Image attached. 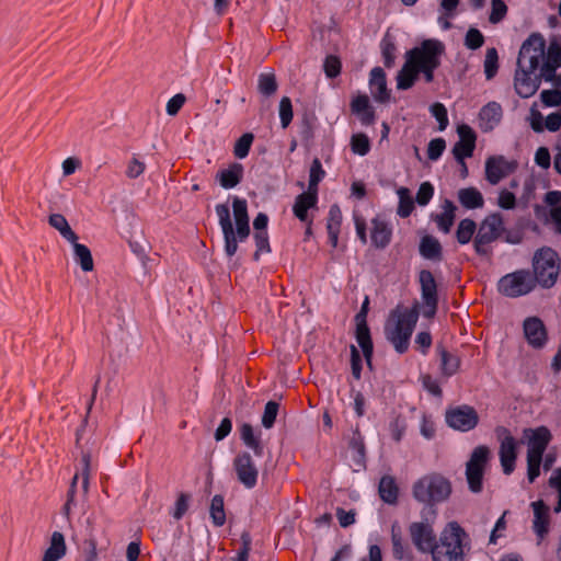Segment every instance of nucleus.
Segmentation results:
<instances>
[{
	"mask_svg": "<svg viewBox=\"0 0 561 561\" xmlns=\"http://www.w3.org/2000/svg\"><path fill=\"white\" fill-rule=\"evenodd\" d=\"M535 279L528 270H518L502 276L497 283L499 291L511 298L529 294L534 288Z\"/></svg>",
	"mask_w": 561,
	"mask_h": 561,
	"instance_id": "9",
	"label": "nucleus"
},
{
	"mask_svg": "<svg viewBox=\"0 0 561 561\" xmlns=\"http://www.w3.org/2000/svg\"><path fill=\"white\" fill-rule=\"evenodd\" d=\"M484 43V37L482 33L474 27L469 28V31L466 34L465 38V45L469 49H478L480 48Z\"/></svg>",
	"mask_w": 561,
	"mask_h": 561,
	"instance_id": "53",
	"label": "nucleus"
},
{
	"mask_svg": "<svg viewBox=\"0 0 561 561\" xmlns=\"http://www.w3.org/2000/svg\"><path fill=\"white\" fill-rule=\"evenodd\" d=\"M379 494L380 497L389 504H393L398 499V486L392 477H382L379 482Z\"/></svg>",
	"mask_w": 561,
	"mask_h": 561,
	"instance_id": "37",
	"label": "nucleus"
},
{
	"mask_svg": "<svg viewBox=\"0 0 561 561\" xmlns=\"http://www.w3.org/2000/svg\"><path fill=\"white\" fill-rule=\"evenodd\" d=\"M279 404L275 401H268L265 404L264 413L262 415V425L265 428L273 427L277 413H278Z\"/></svg>",
	"mask_w": 561,
	"mask_h": 561,
	"instance_id": "49",
	"label": "nucleus"
},
{
	"mask_svg": "<svg viewBox=\"0 0 561 561\" xmlns=\"http://www.w3.org/2000/svg\"><path fill=\"white\" fill-rule=\"evenodd\" d=\"M254 136L251 133L243 134L234 144L233 153L237 158L243 159L248 156Z\"/></svg>",
	"mask_w": 561,
	"mask_h": 561,
	"instance_id": "46",
	"label": "nucleus"
},
{
	"mask_svg": "<svg viewBox=\"0 0 561 561\" xmlns=\"http://www.w3.org/2000/svg\"><path fill=\"white\" fill-rule=\"evenodd\" d=\"M420 254L425 259L433 262H440L443 260V247L438 239L433 236H424L419 245Z\"/></svg>",
	"mask_w": 561,
	"mask_h": 561,
	"instance_id": "25",
	"label": "nucleus"
},
{
	"mask_svg": "<svg viewBox=\"0 0 561 561\" xmlns=\"http://www.w3.org/2000/svg\"><path fill=\"white\" fill-rule=\"evenodd\" d=\"M502 113V107L496 102L484 105L479 113L481 128L484 131L492 130L501 122Z\"/></svg>",
	"mask_w": 561,
	"mask_h": 561,
	"instance_id": "24",
	"label": "nucleus"
},
{
	"mask_svg": "<svg viewBox=\"0 0 561 561\" xmlns=\"http://www.w3.org/2000/svg\"><path fill=\"white\" fill-rule=\"evenodd\" d=\"M545 202L550 206V217L561 232V192L551 191L546 194Z\"/></svg>",
	"mask_w": 561,
	"mask_h": 561,
	"instance_id": "36",
	"label": "nucleus"
},
{
	"mask_svg": "<svg viewBox=\"0 0 561 561\" xmlns=\"http://www.w3.org/2000/svg\"><path fill=\"white\" fill-rule=\"evenodd\" d=\"M489 456L490 449L486 446H478L473 449L467 462L466 477L469 489L474 493H479L482 490V478Z\"/></svg>",
	"mask_w": 561,
	"mask_h": 561,
	"instance_id": "12",
	"label": "nucleus"
},
{
	"mask_svg": "<svg viewBox=\"0 0 561 561\" xmlns=\"http://www.w3.org/2000/svg\"><path fill=\"white\" fill-rule=\"evenodd\" d=\"M497 60L499 56L496 49L493 47L489 48L484 59V73L488 80H491L496 75L499 68Z\"/></svg>",
	"mask_w": 561,
	"mask_h": 561,
	"instance_id": "45",
	"label": "nucleus"
},
{
	"mask_svg": "<svg viewBox=\"0 0 561 561\" xmlns=\"http://www.w3.org/2000/svg\"><path fill=\"white\" fill-rule=\"evenodd\" d=\"M451 493L450 482L440 474H427L417 480L413 485L414 497L422 503L435 504L449 497Z\"/></svg>",
	"mask_w": 561,
	"mask_h": 561,
	"instance_id": "7",
	"label": "nucleus"
},
{
	"mask_svg": "<svg viewBox=\"0 0 561 561\" xmlns=\"http://www.w3.org/2000/svg\"><path fill=\"white\" fill-rule=\"evenodd\" d=\"M419 284L422 298V314L426 318H433L437 311L438 294L437 284L432 272L422 270L419 273Z\"/></svg>",
	"mask_w": 561,
	"mask_h": 561,
	"instance_id": "13",
	"label": "nucleus"
},
{
	"mask_svg": "<svg viewBox=\"0 0 561 561\" xmlns=\"http://www.w3.org/2000/svg\"><path fill=\"white\" fill-rule=\"evenodd\" d=\"M253 237L256 244L254 260H259L261 253H267L271 250L268 243V234L267 231H256Z\"/></svg>",
	"mask_w": 561,
	"mask_h": 561,
	"instance_id": "55",
	"label": "nucleus"
},
{
	"mask_svg": "<svg viewBox=\"0 0 561 561\" xmlns=\"http://www.w3.org/2000/svg\"><path fill=\"white\" fill-rule=\"evenodd\" d=\"M210 517L216 526H222L226 522L224 499L220 495H215L211 500Z\"/></svg>",
	"mask_w": 561,
	"mask_h": 561,
	"instance_id": "44",
	"label": "nucleus"
},
{
	"mask_svg": "<svg viewBox=\"0 0 561 561\" xmlns=\"http://www.w3.org/2000/svg\"><path fill=\"white\" fill-rule=\"evenodd\" d=\"M317 193L308 191L296 197L293 211L300 221H307L308 209L316 207Z\"/></svg>",
	"mask_w": 561,
	"mask_h": 561,
	"instance_id": "26",
	"label": "nucleus"
},
{
	"mask_svg": "<svg viewBox=\"0 0 561 561\" xmlns=\"http://www.w3.org/2000/svg\"><path fill=\"white\" fill-rule=\"evenodd\" d=\"M341 60L334 55H329L324 59L323 70L328 78L337 77L341 72Z\"/></svg>",
	"mask_w": 561,
	"mask_h": 561,
	"instance_id": "52",
	"label": "nucleus"
},
{
	"mask_svg": "<svg viewBox=\"0 0 561 561\" xmlns=\"http://www.w3.org/2000/svg\"><path fill=\"white\" fill-rule=\"evenodd\" d=\"M432 115L439 123V130H444L448 125L447 110L442 103H434L431 106Z\"/></svg>",
	"mask_w": 561,
	"mask_h": 561,
	"instance_id": "59",
	"label": "nucleus"
},
{
	"mask_svg": "<svg viewBox=\"0 0 561 561\" xmlns=\"http://www.w3.org/2000/svg\"><path fill=\"white\" fill-rule=\"evenodd\" d=\"M497 205L503 209H513L516 206V197L512 192L502 190L499 194Z\"/></svg>",
	"mask_w": 561,
	"mask_h": 561,
	"instance_id": "62",
	"label": "nucleus"
},
{
	"mask_svg": "<svg viewBox=\"0 0 561 561\" xmlns=\"http://www.w3.org/2000/svg\"><path fill=\"white\" fill-rule=\"evenodd\" d=\"M437 351L440 357V370L445 377L455 375L460 367V359L458 356L449 353L443 346L438 345Z\"/></svg>",
	"mask_w": 561,
	"mask_h": 561,
	"instance_id": "33",
	"label": "nucleus"
},
{
	"mask_svg": "<svg viewBox=\"0 0 561 561\" xmlns=\"http://www.w3.org/2000/svg\"><path fill=\"white\" fill-rule=\"evenodd\" d=\"M240 436L243 443L254 451L255 456L261 457L263 455V445L260 438L254 435L250 424L245 423L241 426Z\"/></svg>",
	"mask_w": 561,
	"mask_h": 561,
	"instance_id": "38",
	"label": "nucleus"
},
{
	"mask_svg": "<svg viewBox=\"0 0 561 561\" xmlns=\"http://www.w3.org/2000/svg\"><path fill=\"white\" fill-rule=\"evenodd\" d=\"M397 194L399 197V206L397 213L400 217L407 218L414 209V203L410 190L407 187H400L397 191Z\"/></svg>",
	"mask_w": 561,
	"mask_h": 561,
	"instance_id": "42",
	"label": "nucleus"
},
{
	"mask_svg": "<svg viewBox=\"0 0 561 561\" xmlns=\"http://www.w3.org/2000/svg\"><path fill=\"white\" fill-rule=\"evenodd\" d=\"M468 536L456 523H448L431 551L433 561H462Z\"/></svg>",
	"mask_w": 561,
	"mask_h": 561,
	"instance_id": "4",
	"label": "nucleus"
},
{
	"mask_svg": "<svg viewBox=\"0 0 561 561\" xmlns=\"http://www.w3.org/2000/svg\"><path fill=\"white\" fill-rule=\"evenodd\" d=\"M278 83L276 76L273 71L262 72L257 78V90L265 96H271L276 93Z\"/></svg>",
	"mask_w": 561,
	"mask_h": 561,
	"instance_id": "39",
	"label": "nucleus"
},
{
	"mask_svg": "<svg viewBox=\"0 0 561 561\" xmlns=\"http://www.w3.org/2000/svg\"><path fill=\"white\" fill-rule=\"evenodd\" d=\"M505 232V222L502 214L492 213L479 224L473 239V247L479 255L491 253L489 244L500 239Z\"/></svg>",
	"mask_w": 561,
	"mask_h": 561,
	"instance_id": "8",
	"label": "nucleus"
},
{
	"mask_svg": "<svg viewBox=\"0 0 561 561\" xmlns=\"http://www.w3.org/2000/svg\"><path fill=\"white\" fill-rule=\"evenodd\" d=\"M561 66V47L557 42L550 43L546 59L542 62V75L549 78Z\"/></svg>",
	"mask_w": 561,
	"mask_h": 561,
	"instance_id": "29",
	"label": "nucleus"
},
{
	"mask_svg": "<svg viewBox=\"0 0 561 561\" xmlns=\"http://www.w3.org/2000/svg\"><path fill=\"white\" fill-rule=\"evenodd\" d=\"M242 175V164L232 163L228 169L219 171L216 178L224 188L229 190L237 186L240 183Z\"/></svg>",
	"mask_w": 561,
	"mask_h": 561,
	"instance_id": "27",
	"label": "nucleus"
},
{
	"mask_svg": "<svg viewBox=\"0 0 561 561\" xmlns=\"http://www.w3.org/2000/svg\"><path fill=\"white\" fill-rule=\"evenodd\" d=\"M434 194V187L430 182H424L420 185L416 202L421 206H425L428 204Z\"/></svg>",
	"mask_w": 561,
	"mask_h": 561,
	"instance_id": "58",
	"label": "nucleus"
},
{
	"mask_svg": "<svg viewBox=\"0 0 561 561\" xmlns=\"http://www.w3.org/2000/svg\"><path fill=\"white\" fill-rule=\"evenodd\" d=\"M444 45L436 39H426L405 53V62L397 75V89L412 88L420 73L426 82L434 80V71L440 65Z\"/></svg>",
	"mask_w": 561,
	"mask_h": 561,
	"instance_id": "1",
	"label": "nucleus"
},
{
	"mask_svg": "<svg viewBox=\"0 0 561 561\" xmlns=\"http://www.w3.org/2000/svg\"><path fill=\"white\" fill-rule=\"evenodd\" d=\"M535 162L538 167L547 170L551 164V156L547 147H539L535 153Z\"/></svg>",
	"mask_w": 561,
	"mask_h": 561,
	"instance_id": "63",
	"label": "nucleus"
},
{
	"mask_svg": "<svg viewBox=\"0 0 561 561\" xmlns=\"http://www.w3.org/2000/svg\"><path fill=\"white\" fill-rule=\"evenodd\" d=\"M515 168L516 163L506 160L503 156L490 157L485 162V179L490 184L496 185L511 174Z\"/></svg>",
	"mask_w": 561,
	"mask_h": 561,
	"instance_id": "17",
	"label": "nucleus"
},
{
	"mask_svg": "<svg viewBox=\"0 0 561 561\" xmlns=\"http://www.w3.org/2000/svg\"><path fill=\"white\" fill-rule=\"evenodd\" d=\"M67 553L65 536L60 531H54L49 539V546L44 551L42 561H59Z\"/></svg>",
	"mask_w": 561,
	"mask_h": 561,
	"instance_id": "23",
	"label": "nucleus"
},
{
	"mask_svg": "<svg viewBox=\"0 0 561 561\" xmlns=\"http://www.w3.org/2000/svg\"><path fill=\"white\" fill-rule=\"evenodd\" d=\"M391 237L392 229L386 220L380 217L371 220L370 239L376 248H386L390 243Z\"/></svg>",
	"mask_w": 561,
	"mask_h": 561,
	"instance_id": "21",
	"label": "nucleus"
},
{
	"mask_svg": "<svg viewBox=\"0 0 561 561\" xmlns=\"http://www.w3.org/2000/svg\"><path fill=\"white\" fill-rule=\"evenodd\" d=\"M524 436L527 438V478L530 483L540 474V465L542 455L551 439L550 431L540 426L537 428L524 430Z\"/></svg>",
	"mask_w": 561,
	"mask_h": 561,
	"instance_id": "5",
	"label": "nucleus"
},
{
	"mask_svg": "<svg viewBox=\"0 0 561 561\" xmlns=\"http://www.w3.org/2000/svg\"><path fill=\"white\" fill-rule=\"evenodd\" d=\"M419 313L420 306L416 302L411 309L393 313L385 327L386 339L400 354L409 348L410 337L416 325Z\"/></svg>",
	"mask_w": 561,
	"mask_h": 561,
	"instance_id": "3",
	"label": "nucleus"
},
{
	"mask_svg": "<svg viewBox=\"0 0 561 561\" xmlns=\"http://www.w3.org/2000/svg\"><path fill=\"white\" fill-rule=\"evenodd\" d=\"M541 101L548 106H558L561 104V91L543 90L540 94Z\"/></svg>",
	"mask_w": 561,
	"mask_h": 561,
	"instance_id": "64",
	"label": "nucleus"
},
{
	"mask_svg": "<svg viewBox=\"0 0 561 561\" xmlns=\"http://www.w3.org/2000/svg\"><path fill=\"white\" fill-rule=\"evenodd\" d=\"M48 224L56 229L68 242L78 240V236L68 224L66 217L61 214H53L48 217Z\"/></svg>",
	"mask_w": 561,
	"mask_h": 561,
	"instance_id": "34",
	"label": "nucleus"
},
{
	"mask_svg": "<svg viewBox=\"0 0 561 561\" xmlns=\"http://www.w3.org/2000/svg\"><path fill=\"white\" fill-rule=\"evenodd\" d=\"M146 170V163L134 154L127 163L125 174L128 179L139 178Z\"/></svg>",
	"mask_w": 561,
	"mask_h": 561,
	"instance_id": "50",
	"label": "nucleus"
},
{
	"mask_svg": "<svg viewBox=\"0 0 561 561\" xmlns=\"http://www.w3.org/2000/svg\"><path fill=\"white\" fill-rule=\"evenodd\" d=\"M186 101V98L183 93H178L172 96L167 103V113L170 116H174L179 113Z\"/></svg>",
	"mask_w": 561,
	"mask_h": 561,
	"instance_id": "60",
	"label": "nucleus"
},
{
	"mask_svg": "<svg viewBox=\"0 0 561 561\" xmlns=\"http://www.w3.org/2000/svg\"><path fill=\"white\" fill-rule=\"evenodd\" d=\"M352 151L359 156H365L370 149L369 139L364 134L354 135L351 139Z\"/></svg>",
	"mask_w": 561,
	"mask_h": 561,
	"instance_id": "48",
	"label": "nucleus"
},
{
	"mask_svg": "<svg viewBox=\"0 0 561 561\" xmlns=\"http://www.w3.org/2000/svg\"><path fill=\"white\" fill-rule=\"evenodd\" d=\"M534 72L535 71L519 69L517 67L514 84L517 94L522 98L531 96L538 89L536 80L531 78Z\"/></svg>",
	"mask_w": 561,
	"mask_h": 561,
	"instance_id": "22",
	"label": "nucleus"
},
{
	"mask_svg": "<svg viewBox=\"0 0 561 561\" xmlns=\"http://www.w3.org/2000/svg\"><path fill=\"white\" fill-rule=\"evenodd\" d=\"M380 49L383 58V64L387 68H391L396 61V43L394 38L387 32L381 39Z\"/></svg>",
	"mask_w": 561,
	"mask_h": 561,
	"instance_id": "40",
	"label": "nucleus"
},
{
	"mask_svg": "<svg viewBox=\"0 0 561 561\" xmlns=\"http://www.w3.org/2000/svg\"><path fill=\"white\" fill-rule=\"evenodd\" d=\"M342 222V213L337 205H332L329 210V217L327 222L328 231H340Z\"/></svg>",
	"mask_w": 561,
	"mask_h": 561,
	"instance_id": "54",
	"label": "nucleus"
},
{
	"mask_svg": "<svg viewBox=\"0 0 561 561\" xmlns=\"http://www.w3.org/2000/svg\"><path fill=\"white\" fill-rule=\"evenodd\" d=\"M73 248L75 260L80 264L82 271L91 272L93 270V259L91 251L84 244H81L76 240L70 242Z\"/></svg>",
	"mask_w": 561,
	"mask_h": 561,
	"instance_id": "35",
	"label": "nucleus"
},
{
	"mask_svg": "<svg viewBox=\"0 0 561 561\" xmlns=\"http://www.w3.org/2000/svg\"><path fill=\"white\" fill-rule=\"evenodd\" d=\"M369 89L373 98L380 103L387 102L390 98L387 89L386 73L380 67L370 71Z\"/></svg>",
	"mask_w": 561,
	"mask_h": 561,
	"instance_id": "20",
	"label": "nucleus"
},
{
	"mask_svg": "<svg viewBox=\"0 0 561 561\" xmlns=\"http://www.w3.org/2000/svg\"><path fill=\"white\" fill-rule=\"evenodd\" d=\"M531 506L534 508V530L536 534L543 538V536L548 533V523H549V516H548V506L545 505L542 501H536L531 503Z\"/></svg>",
	"mask_w": 561,
	"mask_h": 561,
	"instance_id": "28",
	"label": "nucleus"
},
{
	"mask_svg": "<svg viewBox=\"0 0 561 561\" xmlns=\"http://www.w3.org/2000/svg\"><path fill=\"white\" fill-rule=\"evenodd\" d=\"M479 416L476 410L469 405H461L447 411V424L458 431L468 432L476 427Z\"/></svg>",
	"mask_w": 561,
	"mask_h": 561,
	"instance_id": "15",
	"label": "nucleus"
},
{
	"mask_svg": "<svg viewBox=\"0 0 561 561\" xmlns=\"http://www.w3.org/2000/svg\"><path fill=\"white\" fill-rule=\"evenodd\" d=\"M443 211L435 216V222L439 230L444 233H448L454 225L456 217V206L453 202L446 199L442 205Z\"/></svg>",
	"mask_w": 561,
	"mask_h": 561,
	"instance_id": "31",
	"label": "nucleus"
},
{
	"mask_svg": "<svg viewBox=\"0 0 561 561\" xmlns=\"http://www.w3.org/2000/svg\"><path fill=\"white\" fill-rule=\"evenodd\" d=\"M81 160L77 157H68L61 163V170L64 176L72 175L77 170L81 168Z\"/></svg>",
	"mask_w": 561,
	"mask_h": 561,
	"instance_id": "61",
	"label": "nucleus"
},
{
	"mask_svg": "<svg viewBox=\"0 0 561 561\" xmlns=\"http://www.w3.org/2000/svg\"><path fill=\"white\" fill-rule=\"evenodd\" d=\"M524 335L530 346L542 348L548 340L547 329L538 317H528L523 323Z\"/></svg>",
	"mask_w": 561,
	"mask_h": 561,
	"instance_id": "18",
	"label": "nucleus"
},
{
	"mask_svg": "<svg viewBox=\"0 0 561 561\" xmlns=\"http://www.w3.org/2000/svg\"><path fill=\"white\" fill-rule=\"evenodd\" d=\"M491 2L492 10L489 20L491 23L496 24L506 15L507 7L502 0H491Z\"/></svg>",
	"mask_w": 561,
	"mask_h": 561,
	"instance_id": "56",
	"label": "nucleus"
},
{
	"mask_svg": "<svg viewBox=\"0 0 561 561\" xmlns=\"http://www.w3.org/2000/svg\"><path fill=\"white\" fill-rule=\"evenodd\" d=\"M546 41L539 33H533L522 45L517 59L519 69L536 71L545 57Z\"/></svg>",
	"mask_w": 561,
	"mask_h": 561,
	"instance_id": "10",
	"label": "nucleus"
},
{
	"mask_svg": "<svg viewBox=\"0 0 561 561\" xmlns=\"http://www.w3.org/2000/svg\"><path fill=\"white\" fill-rule=\"evenodd\" d=\"M446 142L443 138L432 139L428 144L427 156L430 160H437L444 152Z\"/></svg>",
	"mask_w": 561,
	"mask_h": 561,
	"instance_id": "57",
	"label": "nucleus"
},
{
	"mask_svg": "<svg viewBox=\"0 0 561 561\" xmlns=\"http://www.w3.org/2000/svg\"><path fill=\"white\" fill-rule=\"evenodd\" d=\"M533 277L535 285L542 288H551L560 274V259L551 248H541L533 256Z\"/></svg>",
	"mask_w": 561,
	"mask_h": 561,
	"instance_id": "6",
	"label": "nucleus"
},
{
	"mask_svg": "<svg viewBox=\"0 0 561 561\" xmlns=\"http://www.w3.org/2000/svg\"><path fill=\"white\" fill-rule=\"evenodd\" d=\"M232 467L236 472L237 480L245 489H253L256 485L259 469L249 453H239L233 458Z\"/></svg>",
	"mask_w": 561,
	"mask_h": 561,
	"instance_id": "14",
	"label": "nucleus"
},
{
	"mask_svg": "<svg viewBox=\"0 0 561 561\" xmlns=\"http://www.w3.org/2000/svg\"><path fill=\"white\" fill-rule=\"evenodd\" d=\"M495 435L500 443L499 457L505 474H511L515 470L517 459L518 442L513 437L511 432L504 426L495 428Z\"/></svg>",
	"mask_w": 561,
	"mask_h": 561,
	"instance_id": "11",
	"label": "nucleus"
},
{
	"mask_svg": "<svg viewBox=\"0 0 561 561\" xmlns=\"http://www.w3.org/2000/svg\"><path fill=\"white\" fill-rule=\"evenodd\" d=\"M391 540L394 558L398 560L408 559L409 553L402 540L401 529L397 524H393L391 527Z\"/></svg>",
	"mask_w": 561,
	"mask_h": 561,
	"instance_id": "43",
	"label": "nucleus"
},
{
	"mask_svg": "<svg viewBox=\"0 0 561 561\" xmlns=\"http://www.w3.org/2000/svg\"><path fill=\"white\" fill-rule=\"evenodd\" d=\"M459 203L467 209L482 208L484 198L476 187H466L458 191Z\"/></svg>",
	"mask_w": 561,
	"mask_h": 561,
	"instance_id": "30",
	"label": "nucleus"
},
{
	"mask_svg": "<svg viewBox=\"0 0 561 561\" xmlns=\"http://www.w3.org/2000/svg\"><path fill=\"white\" fill-rule=\"evenodd\" d=\"M279 118L282 127L286 128L293 119V105L288 96H283L279 102Z\"/></svg>",
	"mask_w": 561,
	"mask_h": 561,
	"instance_id": "51",
	"label": "nucleus"
},
{
	"mask_svg": "<svg viewBox=\"0 0 561 561\" xmlns=\"http://www.w3.org/2000/svg\"><path fill=\"white\" fill-rule=\"evenodd\" d=\"M356 340L360 348L363 350V354L366 358L368 365H370V359L373 355V342L370 339L369 328L367 322L362 320V323H356Z\"/></svg>",
	"mask_w": 561,
	"mask_h": 561,
	"instance_id": "32",
	"label": "nucleus"
},
{
	"mask_svg": "<svg viewBox=\"0 0 561 561\" xmlns=\"http://www.w3.org/2000/svg\"><path fill=\"white\" fill-rule=\"evenodd\" d=\"M215 210L224 234L225 252L231 257L238 251V242L244 241L250 234L247 201L239 197L233 198L232 211L236 227L232 225L230 209L227 204L216 205Z\"/></svg>",
	"mask_w": 561,
	"mask_h": 561,
	"instance_id": "2",
	"label": "nucleus"
},
{
	"mask_svg": "<svg viewBox=\"0 0 561 561\" xmlns=\"http://www.w3.org/2000/svg\"><path fill=\"white\" fill-rule=\"evenodd\" d=\"M477 230L478 226L472 219L465 218L460 220L456 230L457 241L460 244L469 243Z\"/></svg>",
	"mask_w": 561,
	"mask_h": 561,
	"instance_id": "41",
	"label": "nucleus"
},
{
	"mask_svg": "<svg viewBox=\"0 0 561 561\" xmlns=\"http://www.w3.org/2000/svg\"><path fill=\"white\" fill-rule=\"evenodd\" d=\"M323 176H324V171L322 169L321 162L319 159H314L310 167L308 191L317 193L318 184L322 180Z\"/></svg>",
	"mask_w": 561,
	"mask_h": 561,
	"instance_id": "47",
	"label": "nucleus"
},
{
	"mask_svg": "<svg viewBox=\"0 0 561 561\" xmlns=\"http://www.w3.org/2000/svg\"><path fill=\"white\" fill-rule=\"evenodd\" d=\"M409 533L413 545L421 552L432 551L436 541V535L431 524L425 522L412 523Z\"/></svg>",
	"mask_w": 561,
	"mask_h": 561,
	"instance_id": "16",
	"label": "nucleus"
},
{
	"mask_svg": "<svg viewBox=\"0 0 561 561\" xmlns=\"http://www.w3.org/2000/svg\"><path fill=\"white\" fill-rule=\"evenodd\" d=\"M459 141L454 146L453 153L457 161L462 162L465 158L471 157L476 147V134L473 129L466 125H459L457 128Z\"/></svg>",
	"mask_w": 561,
	"mask_h": 561,
	"instance_id": "19",
	"label": "nucleus"
}]
</instances>
